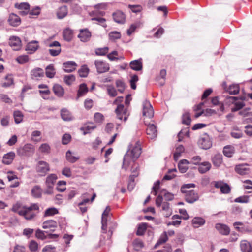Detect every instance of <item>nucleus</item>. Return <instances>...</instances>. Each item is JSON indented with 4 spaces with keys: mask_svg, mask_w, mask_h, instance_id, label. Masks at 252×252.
<instances>
[{
    "mask_svg": "<svg viewBox=\"0 0 252 252\" xmlns=\"http://www.w3.org/2000/svg\"><path fill=\"white\" fill-rule=\"evenodd\" d=\"M141 153V148L140 145L137 142L135 143V146L129 150L125 155L123 160V168L126 170L127 167L135 162V160L140 156Z\"/></svg>",
    "mask_w": 252,
    "mask_h": 252,
    "instance_id": "1",
    "label": "nucleus"
},
{
    "mask_svg": "<svg viewBox=\"0 0 252 252\" xmlns=\"http://www.w3.org/2000/svg\"><path fill=\"white\" fill-rule=\"evenodd\" d=\"M39 210V206L37 204L34 203L30 206H23L22 211L19 212V215L23 216L26 220H32L35 216L34 211Z\"/></svg>",
    "mask_w": 252,
    "mask_h": 252,
    "instance_id": "2",
    "label": "nucleus"
},
{
    "mask_svg": "<svg viewBox=\"0 0 252 252\" xmlns=\"http://www.w3.org/2000/svg\"><path fill=\"white\" fill-rule=\"evenodd\" d=\"M162 195H158L156 200V206L161 207L162 211L164 212L163 215L165 217H169L172 213V209L170 207V204L167 202H163Z\"/></svg>",
    "mask_w": 252,
    "mask_h": 252,
    "instance_id": "3",
    "label": "nucleus"
},
{
    "mask_svg": "<svg viewBox=\"0 0 252 252\" xmlns=\"http://www.w3.org/2000/svg\"><path fill=\"white\" fill-rule=\"evenodd\" d=\"M35 169L39 176L43 177L50 170V167L48 163L43 160H40L37 162Z\"/></svg>",
    "mask_w": 252,
    "mask_h": 252,
    "instance_id": "4",
    "label": "nucleus"
},
{
    "mask_svg": "<svg viewBox=\"0 0 252 252\" xmlns=\"http://www.w3.org/2000/svg\"><path fill=\"white\" fill-rule=\"evenodd\" d=\"M115 111L117 119L120 120L123 119V120L125 122H126L127 120L129 114L127 111V109L126 108H125L124 105H118Z\"/></svg>",
    "mask_w": 252,
    "mask_h": 252,
    "instance_id": "5",
    "label": "nucleus"
},
{
    "mask_svg": "<svg viewBox=\"0 0 252 252\" xmlns=\"http://www.w3.org/2000/svg\"><path fill=\"white\" fill-rule=\"evenodd\" d=\"M198 144L201 148L205 150L209 149L212 145L210 137L206 133L200 137Z\"/></svg>",
    "mask_w": 252,
    "mask_h": 252,
    "instance_id": "6",
    "label": "nucleus"
},
{
    "mask_svg": "<svg viewBox=\"0 0 252 252\" xmlns=\"http://www.w3.org/2000/svg\"><path fill=\"white\" fill-rule=\"evenodd\" d=\"M34 152V146L30 144H25L22 148H19L17 153L19 155L30 156L32 155Z\"/></svg>",
    "mask_w": 252,
    "mask_h": 252,
    "instance_id": "7",
    "label": "nucleus"
},
{
    "mask_svg": "<svg viewBox=\"0 0 252 252\" xmlns=\"http://www.w3.org/2000/svg\"><path fill=\"white\" fill-rule=\"evenodd\" d=\"M154 114L153 107L149 101L145 100L143 102V115L151 118L153 117Z\"/></svg>",
    "mask_w": 252,
    "mask_h": 252,
    "instance_id": "8",
    "label": "nucleus"
},
{
    "mask_svg": "<svg viewBox=\"0 0 252 252\" xmlns=\"http://www.w3.org/2000/svg\"><path fill=\"white\" fill-rule=\"evenodd\" d=\"M183 193L185 194V199L186 201L190 204L193 203L197 201L199 198L198 193L194 190H189L186 192H183Z\"/></svg>",
    "mask_w": 252,
    "mask_h": 252,
    "instance_id": "9",
    "label": "nucleus"
},
{
    "mask_svg": "<svg viewBox=\"0 0 252 252\" xmlns=\"http://www.w3.org/2000/svg\"><path fill=\"white\" fill-rule=\"evenodd\" d=\"M9 45L13 50L18 51L22 47L21 39L16 36H11L9 38Z\"/></svg>",
    "mask_w": 252,
    "mask_h": 252,
    "instance_id": "10",
    "label": "nucleus"
},
{
    "mask_svg": "<svg viewBox=\"0 0 252 252\" xmlns=\"http://www.w3.org/2000/svg\"><path fill=\"white\" fill-rule=\"evenodd\" d=\"M94 64L98 73H103L109 70V65L105 62L101 60H95Z\"/></svg>",
    "mask_w": 252,
    "mask_h": 252,
    "instance_id": "11",
    "label": "nucleus"
},
{
    "mask_svg": "<svg viewBox=\"0 0 252 252\" xmlns=\"http://www.w3.org/2000/svg\"><path fill=\"white\" fill-rule=\"evenodd\" d=\"M229 98L233 102L234 105L231 108V111L233 112L241 110L245 105L244 101L242 100L239 99L237 97L231 96Z\"/></svg>",
    "mask_w": 252,
    "mask_h": 252,
    "instance_id": "12",
    "label": "nucleus"
},
{
    "mask_svg": "<svg viewBox=\"0 0 252 252\" xmlns=\"http://www.w3.org/2000/svg\"><path fill=\"white\" fill-rule=\"evenodd\" d=\"M130 68L133 70L139 71L142 70V59L139 58L137 60L131 61L129 63Z\"/></svg>",
    "mask_w": 252,
    "mask_h": 252,
    "instance_id": "13",
    "label": "nucleus"
},
{
    "mask_svg": "<svg viewBox=\"0 0 252 252\" xmlns=\"http://www.w3.org/2000/svg\"><path fill=\"white\" fill-rule=\"evenodd\" d=\"M58 177L56 174H50L46 178L45 184L47 188L52 189L55 185Z\"/></svg>",
    "mask_w": 252,
    "mask_h": 252,
    "instance_id": "14",
    "label": "nucleus"
},
{
    "mask_svg": "<svg viewBox=\"0 0 252 252\" xmlns=\"http://www.w3.org/2000/svg\"><path fill=\"white\" fill-rule=\"evenodd\" d=\"M146 133L149 139H153L155 138L158 134L157 127L155 125L153 124H149L147 126Z\"/></svg>",
    "mask_w": 252,
    "mask_h": 252,
    "instance_id": "15",
    "label": "nucleus"
},
{
    "mask_svg": "<svg viewBox=\"0 0 252 252\" xmlns=\"http://www.w3.org/2000/svg\"><path fill=\"white\" fill-rule=\"evenodd\" d=\"M240 248L242 252H252V241L242 240L240 243Z\"/></svg>",
    "mask_w": 252,
    "mask_h": 252,
    "instance_id": "16",
    "label": "nucleus"
},
{
    "mask_svg": "<svg viewBox=\"0 0 252 252\" xmlns=\"http://www.w3.org/2000/svg\"><path fill=\"white\" fill-rule=\"evenodd\" d=\"M214 186L216 188H220L222 193L227 194L230 191V188L228 185L222 181L215 182Z\"/></svg>",
    "mask_w": 252,
    "mask_h": 252,
    "instance_id": "17",
    "label": "nucleus"
},
{
    "mask_svg": "<svg viewBox=\"0 0 252 252\" xmlns=\"http://www.w3.org/2000/svg\"><path fill=\"white\" fill-rule=\"evenodd\" d=\"M63 69L65 72L69 73L73 72L76 69L77 64L74 61H67L64 62L63 64Z\"/></svg>",
    "mask_w": 252,
    "mask_h": 252,
    "instance_id": "18",
    "label": "nucleus"
},
{
    "mask_svg": "<svg viewBox=\"0 0 252 252\" xmlns=\"http://www.w3.org/2000/svg\"><path fill=\"white\" fill-rule=\"evenodd\" d=\"M57 226V222L53 220H45L42 223V228L43 229H50L52 231H54Z\"/></svg>",
    "mask_w": 252,
    "mask_h": 252,
    "instance_id": "19",
    "label": "nucleus"
},
{
    "mask_svg": "<svg viewBox=\"0 0 252 252\" xmlns=\"http://www.w3.org/2000/svg\"><path fill=\"white\" fill-rule=\"evenodd\" d=\"M91 33L87 29L81 30L78 35L79 38L82 42H86L89 40Z\"/></svg>",
    "mask_w": 252,
    "mask_h": 252,
    "instance_id": "20",
    "label": "nucleus"
},
{
    "mask_svg": "<svg viewBox=\"0 0 252 252\" xmlns=\"http://www.w3.org/2000/svg\"><path fill=\"white\" fill-rule=\"evenodd\" d=\"M110 208L109 206L106 207L105 210L104 211L102 214L101 217V224L102 230L106 231L107 229V217L108 216L109 212L110 211Z\"/></svg>",
    "mask_w": 252,
    "mask_h": 252,
    "instance_id": "21",
    "label": "nucleus"
},
{
    "mask_svg": "<svg viewBox=\"0 0 252 252\" xmlns=\"http://www.w3.org/2000/svg\"><path fill=\"white\" fill-rule=\"evenodd\" d=\"M114 21L119 24H123L125 22L126 16L125 14L121 11H117L113 14Z\"/></svg>",
    "mask_w": 252,
    "mask_h": 252,
    "instance_id": "22",
    "label": "nucleus"
},
{
    "mask_svg": "<svg viewBox=\"0 0 252 252\" xmlns=\"http://www.w3.org/2000/svg\"><path fill=\"white\" fill-rule=\"evenodd\" d=\"M215 228L222 235H227L230 233V229L226 225L217 223L215 225Z\"/></svg>",
    "mask_w": 252,
    "mask_h": 252,
    "instance_id": "23",
    "label": "nucleus"
},
{
    "mask_svg": "<svg viewBox=\"0 0 252 252\" xmlns=\"http://www.w3.org/2000/svg\"><path fill=\"white\" fill-rule=\"evenodd\" d=\"M8 21L9 24L14 27L18 26L21 23V19L20 17L14 13L10 14Z\"/></svg>",
    "mask_w": 252,
    "mask_h": 252,
    "instance_id": "24",
    "label": "nucleus"
},
{
    "mask_svg": "<svg viewBox=\"0 0 252 252\" xmlns=\"http://www.w3.org/2000/svg\"><path fill=\"white\" fill-rule=\"evenodd\" d=\"M15 157V154L13 152H10L4 154L2 158V163L6 165L10 164L12 162Z\"/></svg>",
    "mask_w": 252,
    "mask_h": 252,
    "instance_id": "25",
    "label": "nucleus"
},
{
    "mask_svg": "<svg viewBox=\"0 0 252 252\" xmlns=\"http://www.w3.org/2000/svg\"><path fill=\"white\" fill-rule=\"evenodd\" d=\"M61 116L62 119L65 121H70L74 119L71 113L66 108L61 109Z\"/></svg>",
    "mask_w": 252,
    "mask_h": 252,
    "instance_id": "26",
    "label": "nucleus"
},
{
    "mask_svg": "<svg viewBox=\"0 0 252 252\" xmlns=\"http://www.w3.org/2000/svg\"><path fill=\"white\" fill-rule=\"evenodd\" d=\"M206 220L202 217H196L191 220V223L194 228H198L205 223Z\"/></svg>",
    "mask_w": 252,
    "mask_h": 252,
    "instance_id": "27",
    "label": "nucleus"
},
{
    "mask_svg": "<svg viewBox=\"0 0 252 252\" xmlns=\"http://www.w3.org/2000/svg\"><path fill=\"white\" fill-rule=\"evenodd\" d=\"M166 76V70L165 69H161L160 71L159 74L156 77V81L160 85L163 86L165 82V78Z\"/></svg>",
    "mask_w": 252,
    "mask_h": 252,
    "instance_id": "28",
    "label": "nucleus"
},
{
    "mask_svg": "<svg viewBox=\"0 0 252 252\" xmlns=\"http://www.w3.org/2000/svg\"><path fill=\"white\" fill-rule=\"evenodd\" d=\"M54 94L58 97H61L63 96L64 90L63 87L59 84H55L53 87Z\"/></svg>",
    "mask_w": 252,
    "mask_h": 252,
    "instance_id": "29",
    "label": "nucleus"
},
{
    "mask_svg": "<svg viewBox=\"0 0 252 252\" xmlns=\"http://www.w3.org/2000/svg\"><path fill=\"white\" fill-rule=\"evenodd\" d=\"M38 48V42L36 40H33L28 44L26 50L30 51V53H32L35 52Z\"/></svg>",
    "mask_w": 252,
    "mask_h": 252,
    "instance_id": "30",
    "label": "nucleus"
},
{
    "mask_svg": "<svg viewBox=\"0 0 252 252\" xmlns=\"http://www.w3.org/2000/svg\"><path fill=\"white\" fill-rule=\"evenodd\" d=\"M211 167V164L209 162H203L199 164L198 168V171L203 174L209 171Z\"/></svg>",
    "mask_w": 252,
    "mask_h": 252,
    "instance_id": "31",
    "label": "nucleus"
},
{
    "mask_svg": "<svg viewBox=\"0 0 252 252\" xmlns=\"http://www.w3.org/2000/svg\"><path fill=\"white\" fill-rule=\"evenodd\" d=\"M212 162L214 166L220 167L222 162V155L217 153L212 158Z\"/></svg>",
    "mask_w": 252,
    "mask_h": 252,
    "instance_id": "32",
    "label": "nucleus"
},
{
    "mask_svg": "<svg viewBox=\"0 0 252 252\" xmlns=\"http://www.w3.org/2000/svg\"><path fill=\"white\" fill-rule=\"evenodd\" d=\"M68 13L67 7L66 6H63L59 8L57 12L58 18L60 19L64 18Z\"/></svg>",
    "mask_w": 252,
    "mask_h": 252,
    "instance_id": "33",
    "label": "nucleus"
},
{
    "mask_svg": "<svg viewBox=\"0 0 252 252\" xmlns=\"http://www.w3.org/2000/svg\"><path fill=\"white\" fill-rule=\"evenodd\" d=\"M235 170L238 174L241 175L248 174L249 171V169L243 164L237 165L235 168Z\"/></svg>",
    "mask_w": 252,
    "mask_h": 252,
    "instance_id": "34",
    "label": "nucleus"
},
{
    "mask_svg": "<svg viewBox=\"0 0 252 252\" xmlns=\"http://www.w3.org/2000/svg\"><path fill=\"white\" fill-rule=\"evenodd\" d=\"M66 158L68 162L73 163L79 159L80 157L73 155V153L68 150L66 153Z\"/></svg>",
    "mask_w": 252,
    "mask_h": 252,
    "instance_id": "35",
    "label": "nucleus"
},
{
    "mask_svg": "<svg viewBox=\"0 0 252 252\" xmlns=\"http://www.w3.org/2000/svg\"><path fill=\"white\" fill-rule=\"evenodd\" d=\"M88 91V88L86 84L83 83L80 85L77 92V99L84 96Z\"/></svg>",
    "mask_w": 252,
    "mask_h": 252,
    "instance_id": "36",
    "label": "nucleus"
},
{
    "mask_svg": "<svg viewBox=\"0 0 252 252\" xmlns=\"http://www.w3.org/2000/svg\"><path fill=\"white\" fill-rule=\"evenodd\" d=\"M189 162L186 159H182L178 164V168L181 173H185L188 169V165Z\"/></svg>",
    "mask_w": 252,
    "mask_h": 252,
    "instance_id": "37",
    "label": "nucleus"
},
{
    "mask_svg": "<svg viewBox=\"0 0 252 252\" xmlns=\"http://www.w3.org/2000/svg\"><path fill=\"white\" fill-rule=\"evenodd\" d=\"M46 75L48 78H52L54 77L56 72L53 64H50L45 68Z\"/></svg>",
    "mask_w": 252,
    "mask_h": 252,
    "instance_id": "38",
    "label": "nucleus"
},
{
    "mask_svg": "<svg viewBox=\"0 0 252 252\" xmlns=\"http://www.w3.org/2000/svg\"><path fill=\"white\" fill-rule=\"evenodd\" d=\"M138 176V174H131L129 178V181L127 185V189L129 191H132L135 185V178Z\"/></svg>",
    "mask_w": 252,
    "mask_h": 252,
    "instance_id": "39",
    "label": "nucleus"
},
{
    "mask_svg": "<svg viewBox=\"0 0 252 252\" xmlns=\"http://www.w3.org/2000/svg\"><path fill=\"white\" fill-rule=\"evenodd\" d=\"M63 39L66 41H70L73 38V32L69 28H66L63 32Z\"/></svg>",
    "mask_w": 252,
    "mask_h": 252,
    "instance_id": "40",
    "label": "nucleus"
},
{
    "mask_svg": "<svg viewBox=\"0 0 252 252\" xmlns=\"http://www.w3.org/2000/svg\"><path fill=\"white\" fill-rule=\"evenodd\" d=\"M239 90L240 88L239 85L237 84H233L229 86L227 89V92L230 94L235 95L239 92Z\"/></svg>",
    "mask_w": 252,
    "mask_h": 252,
    "instance_id": "41",
    "label": "nucleus"
},
{
    "mask_svg": "<svg viewBox=\"0 0 252 252\" xmlns=\"http://www.w3.org/2000/svg\"><path fill=\"white\" fill-rule=\"evenodd\" d=\"M159 195H162V197L163 196L165 199L166 201H171L174 198V195L173 194L167 191L164 189H162L160 190V194Z\"/></svg>",
    "mask_w": 252,
    "mask_h": 252,
    "instance_id": "42",
    "label": "nucleus"
},
{
    "mask_svg": "<svg viewBox=\"0 0 252 252\" xmlns=\"http://www.w3.org/2000/svg\"><path fill=\"white\" fill-rule=\"evenodd\" d=\"M32 194L34 197L39 198L41 196L42 189L39 186H35L32 189Z\"/></svg>",
    "mask_w": 252,
    "mask_h": 252,
    "instance_id": "43",
    "label": "nucleus"
},
{
    "mask_svg": "<svg viewBox=\"0 0 252 252\" xmlns=\"http://www.w3.org/2000/svg\"><path fill=\"white\" fill-rule=\"evenodd\" d=\"M59 213L58 210L55 207L47 208L44 212V217H51Z\"/></svg>",
    "mask_w": 252,
    "mask_h": 252,
    "instance_id": "44",
    "label": "nucleus"
},
{
    "mask_svg": "<svg viewBox=\"0 0 252 252\" xmlns=\"http://www.w3.org/2000/svg\"><path fill=\"white\" fill-rule=\"evenodd\" d=\"M234 148L231 146H226L224 147L223 153L227 157H231L234 153Z\"/></svg>",
    "mask_w": 252,
    "mask_h": 252,
    "instance_id": "45",
    "label": "nucleus"
},
{
    "mask_svg": "<svg viewBox=\"0 0 252 252\" xmlns=\"http://www.w3.org/2000/svg\"><path fill=\"white\" fill-rule=\"evenodd\" d=\"M168 240V237L166 232H164V233L161 235L160 238H159L158 242L156 243L154 246V248H157L160 245L165 243Z\"/></svg>",
    "mask_w": 252,
    "mask_h": 252,
    "instance_id": "46",
    "label": "nucleus"
},
{
    "mask_svg": "<svg viewBox=\"0 0 252 252\" xmlns=\"http://www.w3.org/2000/svg\"><path fill=\"white\" fill-rule=\"evenodd\" d=\"M51 147L47 143H43L39 147V151L45 154H48L50 152Z\"/></svg>",
    "mask_w": 252,
    "mask_h": 252,
    "instance_id": "47",
    "label": "nucleus"
},
{
    "mask_svg": "<svg viewBox=\"0 0 252 252\" xmlns=\"http://www.w3.org/2000/svg\"><path fill=\"white\" fill-rule=\"evenodd\" d=\"M96 128V126L93 124L90 123L87 125L81 128L82 130H84V134L85 135L87 133H90L91 131L93 130L94 129Z\"/></svg>",
    "mask_w": 252,
    "mask_h": 252,
    "instance_id": "48",
    "label": "nucleus"
},
{
    "mask_svg": "<svg viewBox=\"0 0 252 252\" xmlns=\"http://www.w3.org/2000/svg\"><path fill=\"white\" fill-rule=\"evenodd\" d=\"M14 80L12 75H7L5 78V81L2 83V86L3 87H8L13 84Z\"/></svg>",
    "mask_w": 252,
    "mask_h": 252,
    "instance_id": "49",
    "label": "nucleus"
},
{
    "mask_svg": "<svg viewBox=\"0 0 252 252\" xmlns=\"http://www.w3.org/2000/svg\"><path fill=\"white\" fill-rule=\"evenodd\" d=\"M89 69L86 65L82 66L81 68L78 70V73L80 77H86L87 76Z\"/></svg>",
    "mask_w": 252,
    "mask_h": 252,
    "instance_id": "50",
    "label": "nucleus"
},
{
    "mask_svg": "<svg viewBox=\"0 0 252 252\" xmlns=\"http://www.w3.org/2000/svg\"><path fill=\"white\" fill-rule=\"evenodd\" d=\"M13 116L14 118L15 122L16 124H19L22 121L23 118V115L22 114V113L21 111H14Z\"/></svg>",
    "mask_w": 252,
    "mask_h": 252,
    "instance_id": "51",
    "label": "nucleus"
},
{
    "mask_svg": "<svg viewBox=\"0 0 252 252\" xmlns=\"http://www.w3.org/2000/svg\"><path fill=\"white\" fill-rule=\"evenodd\" d=\"M230 135L232 137L236 139L241 138L243 136V133L238 127L234 129V130L231 132Z\"/></svg>",
    "mask_w": 252,
    "mask_h": 252,
    "instance_id": "52",
    "label": "nucleus"
},
{
    "mask_svg": "<svg viewBox=\"0 0 252 252\" xmlns=\"http://www.w3.org/2000/svg\"><path fill=\"white\" fill-rule=\"evenodd\" d=\"M121 37V33L117 31H112L109 33V39L111 41L120 39Z\"/></svg>",
    "mask_w": 252,
    "mask_h": 252,
    "instance_id": "53",
    "label": "nucleus"
},
{
    "mask_svg": "<svg viewBox=\"0 0 252 252\" xmlns=\"http://www.w3.org/2000/svg\"><path fill=\"white\" fill-rule=\"evenodd\" d=\"M250 201V196L248 195H243L238 197L234 199V202L236 203H247Z\"/></svg>",
    "mask_w": 252,
    "mask_h": 252,
    "instance_id": "54",
    "label": "nucleus"
},
{
    "mask_svg": "<svg viewBox=\"0 0 252 252\" xmlns=\"http://www.w3.org/2000/svg\"><path fill=\"white\" fill-rule=\"evenodd\" d=\"M138 77L137 75L134 74L132 75L130 77V79L129 80L130 87L132 89L135 90L136 88V83L138 81Z\"/></svg>",
    "mask_w": 252,
    "mask_h": 252,
    "instance_id": "55",
    "label": "nucleus"
},
{
    "mask_svg": "<svg viewBox=\"0 0 252 252\" xmlns=\"http://www.w3.org/2000/svg\"><path fill=\"white\" fill-rule=\"evenodd\" d=\"M29 248L31 252H38V244L34 240L30 241L29 244Z\"/></svg>",
    "mask_w": 252,
    "mask_h": 252,
    "instance_id": "56",
    "label": "nucleus"
},
{
    "mask_svg": "<svg viewBox=\"0 0 252 252\" xmlns=\"http://www.w3.org/2000/svg\"><path fill=\"white\" fill-rule=\"evenodd\" d=\"M147 229V224L144 223H141L139 225L136 232V234L138 236H141L144 234Z\"/></svg>",
    "mask_w": 252,
    "mask_h": 252,
    "instance_id": "57",
    "label": "nucleus"
},
{
    "mask_svg": "<svg viewBox=\"0 0 252 252\" xmlns=\"http://www.w3.org/2000/svg\"><path fill=\"white\" fill-rule=\"evenodd\" d=\"M32 75L35 78L41 77L43 76L44 71L43 69L37 68L32 71Z\"/></svg>",
    "mask_w": 252,
    "mask_h": 252,
    "instance_id": "58",
    "label": "nucleus"
},
{
    "mask_svg": "<svg viewBox=\"0 0 252 252\" xmlns=\"http://www.w3.org/2000/svg\"><path fill=\"white\" fill-rule=\"evenodd\" d=\"M182 123L184 124L189 125L191 123V118L189 112L185 113L182 116Z\"/></svg>",
    "mask_w": 252,
    "mask_h": 252,
    "instance_id": "59",
    "label": "nucleus"
},
{
    "mask_svg": "<svg viewBox=\"0 0 252 252\" xmlns=\"http://www.w3.org/2000/svg\"><path fill=\"white\" fill-rule=\"evenodd\" d=\"M109 48L107 47L97 48L95 49V54L98 56H104L108 52Z\"/></svg>",
    "mask_w": 252,
    "mask_h": 252,
    "instance_id": "60",
    "label": "nucleus"
},
{
    "mask_svg": "<svg viewBox=\"0 0 252 252\" xmlns=\"http://www.w3.org/2000/svg\"><path fill=\"white\" fill-rule=\"evenodd\" d=\"M63 80L67 85H70L75 81V77L73 75H65Z\"/></svg>",
    "mask_w": 252,
    "mask_h": 252,
    "instance_id": "61",
    "label": "nucleus"
},
{
    "mask_svg": "<svg viewBox=\"0 0 252 252\" xmlns=\"http://www.w3.org/2000/svg\"><path fill=\"white\" fill-rule=\"evenodd\" d=\"M107 92L108 94L111 97H115L117 95L116 90L115 89L114 87H113L112 85L107 86Z\"/></svg>",
    "mask_w": 252,
    "mask_h": 252,
    "instance_id": "62",
    "label": "nucleus"
},
{
    "mask_svg": "<svg viewBox=\"0 0 252 252\" xmlns=\"http://www.w3.org/2000/svg\"><path fill=\"white\" fill-rule=\"evenodd\" d=\"M47 232L45 231H42L40 229H37L36 231L35 235L36 237L41 240L46 239Z\"/></svg>",
    "mask_w": 252,
    "mask_h": 252,
    "instance_id": "63",
    "label": "nucleus"
},
{
    "mask_svg": "<svg viewBox=\"0 0 252 252\" xmlns=\"http://www.w3.org/2000/svg\"><path fill=\"white\" fill-rule=\"evenodd\" d=\"M236 229L242 233H246V232H251L252 231V229L248 226L243 225L241 227H236Z\"/></svg>",
    "mask_w": 252,
    "mask_h": 252,
    "instance_id": "64",
    "label": "nucleus"
}]
</instances>
